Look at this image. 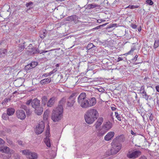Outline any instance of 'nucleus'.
<instances>
[{"mask_svg": "<svg viewBox=\"0 0 159 159\" xmlns=\"http://www.w3.org/2000/svg\"><path fill=\"white\" fill-rule=\"evenodd\" d=\"M99 113L97 110L91 108L86 112L84 115V118L87 124H91L97 119Z\"/></svg>", "mask_w": 159, "mask_h": 159, "instance_id": "obj_1", "label": "nucleus"}, {"mask_svg": "<svg viewBox=\"0 0 159 159\" xmlns=\"http://www.w3.org/2000/svg\"><path fill=\"white\" fill-rule=\"evenodd\" d=\"M123 135L117 137L114 139L111 143L112 148L111 149V153L112 155L118 153L121 149L122 145L118 142L119 138L123 137Z\"/></svg>", "mask_w": 159, "mask_h": 159, "instance_id": "obj_2", "label": "nucleus"}, {"mask_svg": "<svg viewBox=\"0 0 159 159\" xmlns=\"http://www.w3.org/2000/svg\"><path fill=\"white\" fill-rule=\"evenodd\" d=\"M88 101L89 99L86 98V94L84 92L81 93L78 98V103L82 108H88Z\"/></svg>", "mask_w": 159, "mask_h": 159, "instance_id": "obj_3", "label": "nucleus"}, {"mask_svg": "<svg viewBox=\"0 0 159 159\" xmlns=\"http://www.w3.org/2000/svg\"><path fill=\"white\" fill-rule=\"evenodd\" d=\"M62 108L60 109L56 108L52 111V119L55 122L61 120L62 117Z\"/></svg>", "mask_w": 159, "mask_h": 159, "instance_id": "obj_4", "label": "nucleus"}, {"mask_svg": "<svg viewBox=\"0 0 159 159\" xmlns=\"http://www.w3.org/2000/svg\"><path fill=\"white\" fill-rule=\"evenodd\" d=\"M0 151L5 153L4 155L2 156L3 159H8L10 158L12 152V151L11 152L8 147L5 146H0Z\"/></svg>", "mask_w": 159, "mask_h": 159, "instance_id": "obj_5", "label": "nucleus"}, {"mask_svg": "<svg viewBox=\"0 0 159 159\" xmlns=\"http://www.w3.org/2000/svg\"><path fill=\"white\" fill-rule=\"evenodd\" d=\"M141 154L139 150L129 151L127 154V157L129 158L134 159L138 157Z\"/></svg>", "mask_w": 159, "mask_h": 159, "instance_id": "obj_6", "label": "nucleus"}, {"mask_svg": "<svg viewBox=\"0 0 159 159\" xmlns=\"http://www.w3.org/2000/svg\"><path fill=\"white\" fill-rule=\"evenodd\" d=\"M44 127L45 125L43 121H41L36 126L35 129V132L37 134H41L43 131Z\"/></svg>", "mask_w": 159, "mask_h": 159, "instance_id": "obj_7", "label": "nucleus"}, {"mask_svg": "<svg viewBox=\"0 0 159 159\" xmlns=\"http://www.w3.org/2000/svg\"><path fill=\"white\" fill-rule=\"evenodd\" d=\"M75 94L76 93H73L69 98L67 103V105L68 106L72 107L74 105L75 102Z\"/></svg>", "mask_w": 159, "mask_h": 159, "instance_id": "obj_8", "label": "nucleus"}, {"mask_svg": "<svg viewBox=\"0 0 159 159\" xmlns=\"http://www.w3.org/2000/svg\"><path fill=\"white\" fill-rule=\"evenodd\" d=\"M16 116L18 119L22 120L25 119L26 117V115L23 110H17L16 111Z\"/></svg>", "mask_w": 159, "mask_h": 159, "instance_id": "obj_9", "label": "nucleus"}, {"mask_svg": "<svg viewBox=\"0 0 159 159\" xmlns=\"http://www.w3.org/2000/svg\"><path fill=\"white\" fill-rule=\"evenodd\" d=\"M115 135L113 131H110L108 132L104 137V139L106 141H109L111 140Z\"/></svg>", "mask_w": 159, "mask_h": 159, "instance_id": "obj_10", "label": "nucleus"}, {"mask_svg": "<svg viewBox=\"0 0 159 159\" xmlns=\"http://www.w3.org/2000/svg\"><path fill=\"white\" fill-rule=\"evenodd\" d=\"M140 92L141 94H142V96L143 97L145 98L146 100H148L149 96L148 95L146 92L145 91V88L144 86H143L141 87L140 90Z\"/></svg>", "mask_w": 159, "mask_h": 159, "instance_id": "obj_11", "label": "nucleus"}, {"mask_svg": "<svg viewBox=\"0 0 159 159\" xmlns=\"http://www.w3.org/2000/svg\"><path fill=\"white\" fill-rule=\"evenodd\" d=\"M77 17L75 15H72L66 18V21L70 22L74 21L75 23H76L78 22V20H77Z\"/></svg>", "mask_w": 159, "mask_h": 159, "instance_id": "obj_12", "label": "nucleus"}, {"mask_svg": "<svg viewBox=\"0 0 159 159\" xmlns=\"http://www.w3.org/2000/svg\"><path fill=\"white\" fill-rule=\"evenodd\" d=\"M96 103V100L95 98L93 97L90 99H89V101H88V108L94 106Z\"/></svg>", "mask_w": 159, "mask_h": 159, "instance_id": "obj_13", "label": "nucleus"}, {"mask_svg": "<svg viewBox=\"0 0 159 159\" xmlns=\"http://www.w3.org/2000/svg\"><path fill=\"white\" fill-rule=\"evenodd\" d=\"M56 100V98L54 97L51 98L47 103V105L48 107H52L54 104Z\"/></svg>", "mask_w": 159, "mask_h": 159, "instance_id": "obj_14", "label": "nucleus"}, {"mask_svg": "<svg viewBox=\"0 0 159 159\" xmlns=\"http://www.w3.org/2000/svg\"><path fill=\"white\" fill-rule=\"evenodd\" d=\"M103 121V119L102 117H99L94 125L96 129L99 128Z\"/></svg>", "mask_w": 159, "mask_h": 159, "instance_id": "obj_15", "label": "nucleus"}, {"mask_svg": "<svg viewBox=\"0 0 159 159\" xmlns=\"http://www.w3.org/2000/svg\"><path fill=\"white\" fill-rule=\"evenodd\" d=\"M40 101L37 98L34 99L32 101L31 104L33 107L34 108L40 106Z\"/></svg>", "mask_w": 159, "mask_h": 159, "instance_id": "obj_16", "label": "nucleus"}, {"mask_svg": "<svg viewBox=\"0 0 159 159\" xmlns=\"http://www.w3.org/2000/svg\"><path fill=\"white\" fill-rule=\"evenodd\" d=\"M112 125V124L111 122L107 121L103 124L102 127L105 130H108L111 128Z\"/></svg>", "mask_w": 159, "mask_h": 159, "instance_id": "obj_17", "label": "nucleus"}, {"mask_svg": "<svg viewBox=\"0 0 159 159\" xmlns=\"http://www.w3.org/2000/svg\"><path fill=\"white\" fill-rule=\"evenodd\" d=\"M66 98H62L59 101V105L56 108H58L59 109L62 107L63 109V106L65 105L66 102Z\"/></svg>", "mask_w": 159, "mask_h": 159, "instance_id": "obj_18", "label": "nucleus"}, {"mask_svg": "<svg viewBox=\"0 0 159 159\" xmlns=\"http://www.w3.org/2000/svg\"><path fill=\"white\" fill-rule=\"evenodd\" d=\"M34 111L35 113L38 115H40L42 114L43 111V108L40 106L35 108Z\"/></svg>", "mask_w": 159, "mask_h": 159, "instance_id": "obj_19", "label": "nucleus"}, {"mask_svg": "<svg viewBox=\"0 0 159 159\" xmlns=\"http://www.w3.org/2000/svg\"><path fill=\"white\" fill-rule=\"evenodd\" d=\"M27 158L30 159H36L37 158V155L36 153L29 152V153L27 155Z\"/></svg>", "mask_w": 159, "mask_h": 159, "instance_id": "obj_20", "label": "nucleus"}, {"mask_svg": "<svg viewBox=\"0 0 159 159\" xmlns=\"http://www.w3.org/2000/svg\"><path fill=\"white\" fill-rule=\"evenodd\" d=\"M51 80V78L49 77L41 80L40 83L41 85H43L50 83Z\"/></svg>", "mask_w": 159, "mask_h": 159, "instance_id": "obj_21", "label": "nucleus"}, {"mask_svg": "<svg viewBox=\"0 0 159 159\" xmlns=\"http://www.w3.org/2000/svg\"><path fill=\"white\" fill-rule=\"evenodd\" d=\"M15 112V110L14 108L10 107L7 109V114L9 116L13 115Z\"/></svg>", "mask_w": 159, "mask_h": 159, "instance_id": "obj_22", "label": "nucleus"}, {"mask_svg": "<svg viewBox=\"0 0 159 159\" xmlns=\"http://www.w3.org/2000/svg\"><path fill=\"white\" fill-rule=\"evenodd\" d=\"M7 52L6 49H0V57H2L5 56L6 55Z\"/></svg>", "mask_w": 159, "mask_h": 159, "instance_id": "obj_23", "label": "nucleus"}, {"mask_svg": "<svg viewBox=\"0 0 159 159\" xmlns=\"http://www.w3.org/2000/svg\"><path fill=\"white\" fill-rule=\"evenodd\" d=\"M44 142L48 147H51V142L49 138L46 137L44 139Z\"/></svg>", "mask_w": 159, "mask_h": 159, "instance_id": "obj_24", "label": "nucleus"}, {"mask_svg": "<svg viewBox=\"0 0 159 159\" xmlns=\"http://www.w3.org/2000/svg\"><path fill=\"white\" fill-rule=\"evenodd\" d=\"M48 98L46 96H44L42 98V104L43 105H45L47 103Z\"/></svg>", "mask_w": 159, "mask_h": 159, "instance_id": "obj_25", "label": "nucleus"}, {"mask_svg": "<svg viewBox=\"0 0 159 159\" xmlns=\"http://www.w3.org/2000/svg\"><path fill=\"white\" fill-rule=\"evenodd\" d=\"M20 80H19V79H17L15 80V84L16 85V86L20 87V86L22 85V82H20V83L18 84V85H17V84L18 83H20Z\"/></svg>", "mask_w": 159, "mask_h": 159, "instance_id": "obj_26", "label": "nucleus"}, {"mask_svg": "<svg viewBox=\"0 0 159 159\" xmlns=\"http://www.w3.org/2000/svg\"><path fill=\"white\" fill-rule=\"evenodd\" d=\"M105 133L106 132L103 131H102L101 130H99L97 132V135L98 136H102L105 134Z\"/></svg>", "mask_w": 159, "mask_h": 159, "instance_id": "obj_27", "label": "nucleus"}, {"mask_svg": "<svg viewBox=\"0 0 159 159\" xmlns=\"http://www.w3.org/2000/svg\"><path fill=\"white\" fill-rule=\"evenodd\" d=\"M32 69L31 67V66H30V64H28L26 65L25 68V70L26 71H28L29 70H30Z\"/></svg>", "mask_w": 159, "mask_h": 159, "instance_id": "obj_28", "label": "nucleus"}, {"mask_svg": "<svg viewBox=\"0 0 159 159\" xmlns=\"http://www.w3.org/2000/svg\"><path fill=\"white\" fill-rule=\"evenodd\" d=\"M32 69L35 67L37 65L38 63L37 62H32L30 63Z\"/></svg>", "mask_w": 159, "mask_h": 159, "instance_id": "obj_29", "label": "nucleus"}, {"mask_svg": "<svg viewBox=\"0 0 159 159\" xmlns=\"http://www.w3.org/2000/svg\"><path fill=\"white\" fill-rule=\"evenodd\" d=\"M159 46V41L155 40L154 45V47L155 49Z\"/></svg>", "mask_w": 159, "mask_h": 159, "instance_id": "obj_30", "label": "nucleus"}, {"mask_svg": "<svg viewBox=\"0 0 159 159\" xmlns=\"http://www.w3.org/2000/svg\"><path fill=\"white\" fill-rule=\"evenodd\" d=\"M94 45L92 43L89 44L87 47V49H90L91 48H93V47H94Z\"/></svg>", "mask_w": 159, "mask_h": 159, "instance_id": "obj_31", "label": "nucleus"}, {"mask_svg": "<svg viewBox=\"0 0 159 159\" xmlns=\"http://www.w3.org/2000/svg\"><path fill=\"white\" fill-rule=\"evenodd\" d=\"M7 115V114L3 113L2 116V118L5 120H7L8 119V117Z\"/></svg>", "mask_w": 159, "mask_h": 159, "instance_id": "obj_32", "label": "nucleus"}, {"mask_svg": "<svg viewBox=\"0 0 159 159\" xmlns=\"http://www.w3.org/2000/svg\"><path fill=\"white\" fill-rule=\"evenodd\" d=\"M115 114L116 116V118L117 119V120L120 121H121V119L118 113L116 112H115Z\"/></svg>", "mask_w": 159, "mask_h": 159, "instance_id": "obj_33", "label": "nucleus"}, {"mask_svg": "<svg viewBox=\"0 0 159 159\" xmlns=\"http://www.w3.org/2000/svg\"><path fill=\"white\" fill-rule=\"evenodd\" d=\"M89 5L90 6V7L91 8H94L97 7H98V6L97 5H96L94 3H92L91 4H89Z\"/></svg>", "mask_w": 159, "mask_h": 159, "instance_id": "obj_34", "label": "nucleus"}, {"mask_svg": "<svg viewBox=\"0 0 159 159\" xmlns=\"http://www.w3.org/2000/svg\"><path fill=\"white\" fill-rule=\"evenodd\" d=\"M25 48V46L24 45H19L18 48V50L20 52L22 51Z\"/></svg>", "mask_w": 159, "mask_h": 159, "instance_id": "obj_35", "label": "nucleus"}, {"mask_svg": "<svg viewBox=\"0 0 159 159\" xmlns=\"http://www.w3.org/2000/svg\"><path fill=\"white\" fill-rule=\"evenodd\" d=\"M22 153L23 154L25 155L27 157V155L29 153V152L28 150H25L22 151Z\"/></svg>", "mask_w": 159, "mask_h": 159, "instance_id": "obj_36", "label": "nucleus"}, {"mask_svg": "<svg viewBox=\"0 0 159 159\" xmlns=\"http://www.w3.org/2000/svg\"><path fill=\"white\" fill-rule=\"evenodd\" d=\"M48 111H46L44 112L43 115V119H47V118L48 115Z\"/></svg>", "mask_w": 159, "mask_h": 159, "instance_id": "obj_37", "label": "nucleus"}, {"mask_svg": "<svg viewBox=\"0 0 159 159\" xmlns=\"http://www.w3.org/2000/svg\"><path fill=\"white\" fill-rule=\"evenodd\" d=\"M146 2L147 3L150 5H152L153 4V2L152 0H147Z\"/></svg>", "mask_w": 159, "mask_h": 159, "instance_id": "obj_38", "label": "nucleus"}, {"mask_svg": "<svg viewBox=\"0 0 159 159\" xmlns=\"http://www.w3.org/2000/svg\"><path fill=\"white\" fill-rule=\"evenodd\" d=\"M45 134L46 136V137H48L50 134L49 132V129H48L47 130H46L45 133Z\"/></svg>", "mask_w": 159, "mask_h": 159, "instance_id": "obj_39", "label": "nucleus"}, {"mask_svg": "<svg viewBox=\"0 0 159 159\" xmlns=\"http://www.w3.org/2000/svg\"><path fill=\"white\" fill-rule=\"evenodd\" d=\"M108 24V23H106L103 24L102 25H100L99 26H98L93 28V29H99L100 27L101 26H105L107 25Z\"/></svg>", "mask_w": 159, "mask_h": 159, "instance_id": "obj_40", "label": "nucleus"}, {"mask_svg": "<svg viewBox=\"0 0 159 159\" xmlns=\"http://www.w3.org/2000/svg\"><path fill=\"white\" fill-rule=\"evenodd\" d=\"M117 26V24H111L109 26H108V28H111L113 27L116 26Z\"/></svg>", "mask_w": 159, "mask_h": 159, "instance_id": "obj_41", "label": "nucleus"}, {"mask_svg": "<svg viewBox=\"0 0 159 159\" xmlns=\"http://www.w3.org/2000/svg\"><path fill=\"white\" fill-rule=\"evenodd\" d=\"M32 99H29L26 101V104L27 105H29L31 103V102H32Z\"/></svg>", "mask_w": 159, "mask_h": 159, "instance_id": "obj_42", "label": "nucleus"}, {"mask_svg": "<svg viewBox=\"0 0 159 159\" xmlns=\"http://www.w3.org/2000/svg\"><path fill=\"white\" fill-rule=\"evenodd\" d=\"M135 50V49L134 48H131V50L128 52V54H131L132 53H133L134 50Z\"/></svg>", "mask_w": 159, "mask_h": 159, "instance_id": "obj_43", "label": "nucleus"}, {"mask_svg": "<svg viewBox=\"0 0 159 159\" xmlns=\"http://www.w3.org/2000/svg\"><path fill=\"white\" fill-rule=\"evenodd\" d=\"M33 3L32 2H30L28 3H26V6L28 7H29L30 5L33 4Z\"/></svg>", "mask_w": 159, "mask_h": 159, "instance_id": "obj_44", "label": "nucleus"}, {"mask_svg": "<svg viewBox=\"0 0 159 159\" xmlns=\"http://www.w3.org/2000/svg\"><path fill=\"white\" fill-rule=\"evenodd\" d=\"M135 7V6H134V5H132V6L129 5L127 7H126V8H130L131 9H133V8H134Z\"/></svg>", "mask_w": 159, "mask_h": 159, "instance_id": "obj_45", "label": "nucleus"}, {"mask_svg": "<svg viewBox=\"0 0 159 159\" xmlns=\"http://www.w3.org/2000/svg\"><path fill=\"white\" fill-rule=\"evenodd\" d=\"M48 75V73H44L43 75L42 76V77H48V76H49V75Z\"/></svg>", "mask_w": 159, "mask_h": 159, "instance_id": "obj_46", "label": "nucleus"}, {"mask_svg": "<svg viewBox=\"0 0 159 159\" xmlns=\"http://www.w3.org/2000/svg\"><path fill=\"white\" fill-rule=\"evenodd\" d=\"M131 27L133 29H136L137 28V25L135 24H132Z\"/></svg>", "mask_w": 159, "mask_h": 159, "instance_id": "obj_47", "label": "nucleus"}, {"mask_svg": "<svg viewBox=\"0 0 159 159\" xmlns=\"http://www.w3.org/2000/svg\"><path fill=\"white\" fill-rule=\"evenodd\" d=\"M44 34H42V35H41L40 36V37L41 38V39H43L45 37V35H44V34H45V33H43Z\"/></svg>", "mask_w": 159, "mask_h": 159, "instance_id": "obj_48", "label": "nucleus"}, {"mask_svg": "<svg viewBox=\"0 0 159 159\" xmlns=\"http://www.w3.org/2000/svg\"><path fill=\"white\" fill-rule=\"evenodd\" d=\"M4 143V141L2 139L0 138V145L3 144Z\"/></svg>", "mask_w": 159, "mask_h": 159, "instance_id": "obj_49", "label": "nucleus"}, {"mask_svg": "<svg viewBox=\"0 0 159 159\" xmlns=\"http://www.w3.org/2000/svg\"><path fill=\"white\" fill-rule=\"evenodd\" d=\"M105 20H97V21L98 22L100 23L102 22H104L105 21Z\"/></svg>", "mask_w": 159, "mask_h": 159, "instance_id": "obj_50", "label": "nucleus"}, {"mask_svg": "<svg viewBox=\"0 0 159 159\" xmlns=\"http://www.w3.org/2000/svg\"><path fill=\"white\" fill-rule=\"evenodd\" d=\"M149 119L151 120H152L153 119V116L152 115V114H151V115L149 117Z\"/></svg>", "mask_w": 159, "mask_h": 159, "instance_id": "obj_51", "label": "nucleus"}, {"mask_svg": "<svg viewBox=\"0 0 159 159\" xmlns=\"http://www.w3.org/2000/svg\"><path fill=\"white\" fill-rule=\"evenodd\" d=\"M156 89L157 90V91L159 92V85L156 86Z\"/></svg>", "mask_w": 159, "mask_h": 159, "instance_id": "obj_52", "label": "nucleus"}, {"mask_svg": "<svg viewBox=\"0 0 159 159\" xmlns=\"http://www.w3.org/2000/svg\"><path fill=\"white\" fill-rule=\"evenodd\" d=\"M18 143L20 145H23V142L20 140L18 141Z\"/></svg>", "mask_w": 159, "mask_h": 159, "instance_id": "obj_53", "label": "nucleus"}, {"mask_svg": "<svg viewBox=\"0 0 159 159\" xmlns=\"http://www.w3.org/2000/svg\"><path fill=\"white\" fill-rule=\"evenodd\" d=\"M123 60V59H122V58H121V57H119L118 58V61H122Z\"/></svg>", "mask_w": 159, "mask_h": 159, "instance_id": "obj_54", "label": "nucleus"}, {"mask_svg": "<svg viewBox=\"0 0 159 159\" xmlns=\"http://www.w3.org/2000/svg\"><path fill=\"white\" fill-rule=\"evenodd\" d=\"M111 109L112 111H114L116 109V108L115 107H111Z\"/></svg>", "mask_w": 159, "mask_h": 159, "instance_id": "obj_55", "label": "nucleus"}, {"mask_svg": "<svg viewBox=\"0 0 159 159\" xmlns=\"http://www.w3.org/2000/svg\"><path fill=\"white\" fill-rule=\"evenodd\" d=\"M138 57V56L137 55H136L135 56L134 59L135 60V61H136L137 60V59Z\"/></svg>", "mask_w": 159, "mask_h": 159, "instance_id": "obj_56", "label": "nucleus"}, {"mask_svg": "<svg viewBox=\"0 0 159 159\" xmlns=\"http://www.w3.org/2000/svg\"><path fill=\"white\" fill-rule=\"evenodd\" d=\"M131 134L132 135H135L136 134L135 133H134L133 132V131L132 130L131 131Z\"/></svg>", "mask_w": 159, "mask_h": 159, "instance_id": "obj_57", "label": "nucleus"}, {"mask_svg": "<svg viewBox=\"0 0 159 159\" xmlns=\"http://www.w3.org/2000/svg\"><path fill=\"white\" fill-rule=\"evenodd\" d=\"M48 52V51H47V50H43L42 51V52H38L39 53H40L41 54L42 53H43V52Z\"/></svg>", "mask_w": 159, "mask_h": 159, "instance_id": "obj_58", "label": "nucleus"}, {"mask_svg": "<svg viewBox=\"0 0 159 159\" xmlns=\"http://www.w3.org/2000/svg\"><path fill=\"white\" fill-rule=\"evenodd\" d=\"M57 71V69L55 68L52 71L53 73H55V72H56Z\"/></svg>", "mask_w": 159, "mask_h": 159, "instance_id": "obj_59", "label": "nucleus"}, {"mask_svg": "<svg viewBox=\"0 0 159 159\" xmlns=\"http://www.w3.org/2000/svg\"><path fill=\"white\" fill-rule=\"evenodd\" d=\"M53 73H54L52 71H51V72H50L49 73H48V75L49 76H50L52 74H53Z\"/></svg>", "mask_w": 159, "mask_h": 159, "instance_id": "obj_60", "label": "nucleus"}, {"mask_svg": "<svg viewBox=\"0 0 159 159\" xmlns=\"http://www.w3.org/2000/svg\"><path fill=\"white\" fill-rule=\"evenodd\" d=\"M100 90H99V91H100V92H103L104 91V89H99Z\"/></svg>", "mask_w": 159, "mask_h": 159, "instance_id": "obj_61", "label": "nucleus"}, {"mask_svg": "<svg viewBox=\"0 0 159 159\" xmlns=\"http://www.w3.org/2000/svg\"><path fill=\"white\" fill-rule=\"evenodd\" d=\"M128 55H129V54H128V52L127 53H125L124 54H123L124 55H125V56H127Z\"/></svg>", "mask_w": 159, "mask_h": 159, "instance_id": "obj_62", "label": "nucleus"}, {"mask_svg": "<svg viewBox=\"0 0 159 159\" xmlns=\"http://www.w3.org/2000/svg\"><path fill=\"white\" fill-rule=\"evenodd\" d=\"M60 65L59 64H57L56 65V67H59V66Z\"/></svg>", "mask_w": 159, "mask_h": 159, "instance_id": "obj_63", "label": "nucleus"}, {"mask_svg": "<svg viewBox=\"0 0 159 159\" xmlns=\"http://www.w3.org/2000/svg\"><path fill=\"white\" fill-rule=\"evenodd\" d=\"M30 114H31V113H29V112H27V116H28V115L29 116Z\"/></svg>", "mask_w": 159, "mask_h": 159, "instance_id": "obj_64", "label": "nucleus"}]
</instances>
